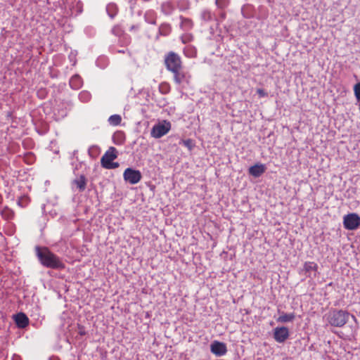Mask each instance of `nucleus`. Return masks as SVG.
Instances as JSON below:
<instances>
[{
  "label": "nucleus",
  "mask_w": 360,
  "mask_h": 360,
  "mask_svg": "<svg viewBox=\"0 0 360 360\" xmlns=\"http://www.w3.org/2000/svg\"><path fill=\"white\" fill-rule=\"evenodd\" d=\"M79 334L80 335H84L86 334V332L84 330V327L81 326H79Z\"/></svg>",
  "instance_id": "26"
},
{
  "label": "nucleus",
  "mask_w": 360,
  "mask_h": 360,
  "mask_svg": "<svg viewBox=\"0 0 360 360\" xmlns=\"http://www.w3.org/2000/svg\"><path fill=\"white\" fill-rule=\"evenodd\" d=\"M117 158V151L115 147H110L101 159V166L107 169H115L119 167L118 162H113Z\"/></svg>",
  "instance_id": "3"
},
{
  "label": "nucleus",
  "mask_w": 360,
  "mask_h": 360,
  "mask_svg": "<svg viewBox=\"0 0 360 360\" xmlns=\"http://www.w3.org/2000/svg\"><path fill=\"white\" fill-rule=\"evenodd\" d=\"M266 171V167L264 164L257 163L251 166L249 169V174L254 177H259Z\"/></svg>",
  "instance_id": "11"
},
{
  "label": "nucleus",
  "mask_w": 360,
  "mask_h": 360,
  "mask_svg": "<svg viewBox=\"0 0 360 360\" xmlns=\"http://www.w3.org/2000/svg\"><path fill=\"white\" fill-rule=\"evenodd\" d=\"M257 93L260 98L266 97L268 96V94L262 89H257Z\"/></svg>",
  "instance_id": "25"
},
{
  "label": "nucleus",
  "mask_w": 360,
  "mask_h": 360,
  "mask_svg": "<svg viewBox=\"0 0 360 360\" xmlns=\"http://www.w3.org/2000/svg\"><path fill=\"white\" fill-rule=\"evenodd\" d=\"M173 75V81L175 84L180 85L183 82L189 83L191 76L188 72H185L183 68H177L169 70Z\"/></svg>",
  "instance_id": "6"
},
{
  "label": "nucleus",
  "mask_w": 360,
  "mask_h": 360,
  "mask_svg": "<svg viewBox=\"0 0 360 360\" xmlns=\"http://www.w3.org/2000/svg\"><path fill=\"white\" fill-rule=\"evenodd\" d=\"M349 314L343 310L333 309L328 315V322L335 327H342L348 321Z\"/></svg>",
  "instance_id": "2"
},
{
  "label": "nucleus",
  "mask_w": 360,
  "mask_h": 360,
  "mask_svg": "<svg viewBox=\"0 0 360 360\" xmlns=\"http://www.w3.org/2000/svg\"><path fill=\"white\" fill-rule=\"evenodd\" d=\"M210 350L217 356H223L227 352L226 344L217 340L211 344Z\"/></svg>",
  "instance_id": "10"
},
{
  "label": "nucleus",
  "mask_w": 360,
  "mask_h": 360,
  "mask_svg": "<svg viewBox=\"0 0 360 360\" xmlns=\"http://www.w3.org/2000/svg\"><path fill=\"white\" fill-rule=\"evenodd\" d=\"M354 92L357 101H360V82L354 85Z\"/></svg>",
  "instance_id": "24"
},
{
  "label": "nucleus",
  "mask_w": 360,
  "mask_h": 360,
  "mask_svg": "<svg viewBox=\"0 0 360 360\" xmlns=\"http://www.w3.org/2000/svg\"><path fill=\"white\" fill-rule=\"evenodd\" d=\"M273 335L276 342L278 343H283L288 339L290 336V332L288 328L285 326L276 327L274 330Z\"/></svg>",
  "instance_id": "9"
},
{
  "label": "nucleus",
  "mask_w": 360,
  "mask_h": 360,
  "mask_svg": "<svg viewBox=\"0 0 360 360\" xmlns=\"http://www.w3.org/2000/svg\"><path fill=\"white\" fill-rule=\"evenodd\" d=\"M84 95H86V96H87V93H84V92H83V93H82V94H80V96H83Z\"/></svg>",
  "instance_id": "28"
},
{
  "label": "nucleus",
  "mask_w": 360,
  "mask_h": 360,
  "mask_svg": "<svg viewBox=\"0 0 360 360\" xmlns=\"http://www.w3.org/2000/svg\"><path fill=\"white\" fill-rule=\"evenodd\" d=\"M164 63L168 71L177 68H183L181 56L174 51H169L165 56Z\"/></svg>",
  "instance_id": "4"
},
{
  "label": "nucleus",
  "mask_w": 360,
  "mask_h": 360,
  "mask_svg": "<svg viewBox=\"0 0 360 360\" xmlns=\"http://www.w3.org/2000/svg\"><path fill=\"white\" fill-rule=\"evenodd\" d=\"M15 321L18 328H24L29 324V319L24 313H18L15 316Z\"/></svg>",
  "instance_id": "12"
},
{
  "label": "nucleus",
  "mask_w": 360,
  "mask_h": 360,
  "mask_svg": "<svg viewBox=\"0 0 360 360\" xmlns=\"http://www.w3.org/2000/svg\"><path fill=\"white\" fill-rule=\"evenodd\" d=\"M185 22H188V24H191L192 25V22L189 20H186Z\"/></svg>",
  "instance_id": "27"
},
{
  "label": "nucleus",
  "mask_w": 360,
  "mask_h": 360,
  "mask_svg": "<svg viewBox=\"0 0 360 360\" xmlns=\"http://www.w3.org/2000/svg\"><path fill=\"white\" fill-rule=\"evenodd\" d=\"M181 39L183 44H186L193 41V36L191 34H186L181 36Z\"/></svg>",
  "instance_id": "23"
},
{
  "label": "nucleus",
  "mask_w": 360,
  "mask_h": 360,
  "mask_svg": "<svg viewBox=\"0 0 360 360\" xmlns=\"http://www.w3.org/2000/svg\"><path fill=\"white\" fill-rule=\"evenodd\" d=\"M219 1V0H216V3H217V4H218Z\"/></svg>",
  "instance_id": "30"
},
{
  "label": "nucleus",
  "mask_w": 360,
  "mask_h": 360,
  "mask_svg": "<svg viewBox=\"0 0 360 360\" xmlns=\"http://www.w3.org/2000/svg\"><path fill=\"white\" fill-rule=\"evenodd\" d=\"M82 84V79L78 75H75L71 77L70 80V85L72 89H79Z\"/></svg>",
  "instance_id": "17"
},
{
  "label": "nucleus",
  "mask_w": 360,
  "mask_h": 360,
  "mask_svg": "<svg viewBox=\"0 0 360 360\" xmlns=\"http://www.w3.org/2000/svg\"><path fill=\"white\" fill-rule=\"evenodd\" d=\"M35 252L40 263L44 266L53 269H63L65 267L60 258L51 252L48 248L37 246L35 248Z\"/></svg>",
  "instance_id": "1"
},
{
  "label": "nucleus",
  "mask_w": 360,
  "mask_h": 360,
  "mask_svg": "<svg viewBox=\"0 0 360 360\" xmlns=\"http://www.w3.org/2000/svg\"><path fill=\"white\" fill-rule=\"evenodd\" d=\"M113 140L116 144H122L124 141V133L122 131L116 132L113 136Z\"/></svg>",
  "instance_id": "20"
},
{
  "label": "nucleus",
  "mask_w": 360,
  "mask_h": 360,
  "mask_svg": "<svg viewBox=\"0 0 360 360\" xmlns=\"http://www.w3.org/2000/svg\"><path fill=\"white\" fill-rule=\"evenodd\" d=\"M183 53L186 58H194L197 56V49L192 45L186 46L184 49Z\"/></svg>",
  "instance_id": "13"
},
{
  "label": "nucleus",
  "mask_w": 360,
  "mask_h": 360,
  "mask_svg": "<svg viewBox=\"0 0 360 360\" xmlns=\"http://www.w3.org/2000/svg\"><path fill=\"white\" fill-rule=\"evenodd\" d=\"M124 179L131 184H136L141 179V173L140 171L132 168H127L123 173Z\"/></svg>",
  "instance_id": "8"
},
{
  "label": "nucleus",
  "mask_w": 360,
  "mask_h": 360,
  "mask_svg": "<svg viewBox=\"0 0 360 360\" xmlns=\"http://www.w3.org/2000/svg\"><path fill=\"white\" fill-rule=\"evenodd\" d=\"M18 205H20V203H21V202H20V200H18Z\"/></svg>",
  "instance_id": "29"
},
{
  "label": "nucleus",
  "mask_w": 360,
  "mask_h": 360,
  "mask_svg": "<svg viewBox=\"0 0 360 360\" xmlns=\"http://www.w3.org/2000/svg\"><path fill=\"white\" fill-rule=\"evenodd\" d=\"M74 184L76 185L79 191H83L86 188V179L84 175H81L79 178L74 180Z\"/></svg>",
  "instance_id": "15"
},
{
  "label": "nucleus",
  "mask_w": 360,
  "mask_h": 360,
  "mask_svg": "<svg viewBox=\"0 0 360 360\" xmlns=\"http://www.w3.org/2000/svg\"><path fill=\"white\" fill-rule=\"evenodd\" d=\"M171 129V123L164 121L163 123H159L153 126L151 130V136L155 139H159L167 134Z\"/></svg>",
  "instance_id": "7"
},
{
  "label": "nucleus",
  "mask_w": 360,
  "mask_h": 360,
  "mask_svg": "<svg viewBox=\"0 0 360 360\" xmlns=\"http://www.w3.org/2000/svg\"><path fill=\"white\" fill-rule=\"evenodd\" d=\"M1 214L2 217L6 220L11 219L14 217V212L7 207L2 210Z\"/></svg>",
  "instance_id": "18"
},
{
  "label": "nucleus",
  "mask_w": 360,
  "mask_h": 360,
  "mask_svg": "<svg viewBox=\"0 0 360 360\" xmlns=\"http://www.w3.org/2000/svg\"><path fill=\"white\" fill-rule=\"evenodd\" d=\"M181 143L183 145L186 147L188 150H191L194 148L193 141L191 139H188L186 140H182Z\"/></svg>",
  "instance_id": "22"
},
{
  "label": "nucleus",
  "mask_w": 360,
  "mask_h": 360,
  "mask_svg": "<svg viewBox=\"0 0 360 360\" xmlns=\"http://www.w3.org/2000/svg\"><path fill=\"white\" fill-rule=\"evenodd\" d=\"M108 122L112 126H118L122 122V117L120 115H113L108 118Z\"/></svg>",
  "instance_id": "19"
},
{
  "label": "nucleus",
  "mask_w": 360,
  "mask_h": 360,
  "mask_svg": "<svg viewBox=\"0 0 360 360\" xmlns=\"http://www.w3.org/2000/svg\"><path fill=\"white\" fill-rule=\"evenodd\" d=\"M343 225L347 230H356L360 226V217L356 213H350L343 217Z\"/></svg>",
  "instance_id": "5"
},
{
  "label": "nucleus",
  "mask_w": 360,
  "mask_h": 360,
  "mask_svg": "<svg viewBox=\"0 0 360 360\" xmlns=\"http://www.w3.org/2000/svg\"><path fill=\"white\" fill-rule=\"evenodd\" d=\"M303 270L305 271L306 274H309V276L311 271H314L315 273L317 271L318 265L317 264L313 262H306L304 264Z\"/></svg>",
  "instance_id": "14"
},
{
  "label": "nucleus",
  "mask_w": 360,
  "mask_h": 360,
  "mask_svg": "<svg viewBox=\"0 0 360 360\" xmlns=\"http://www.w3.org/2000/svg\"><path fill=\"white\" fill-rule=\"evenodd\" d=\"M170 85L167 82H162L159 85V91L162 94H167L170 91Z\"/></svg>",
  "instance_id": "21"
},
{
  "label": "nucleus",
  "mask_w": 360,
  "mask_h": 360,
  "mask_svg": "<svg viewBox=\"0 0 360 360\" xmlns=\"http://www.w3.org/2000/svg\"><path fill=\"white\" fill-rule=\"evenodd\" d=\"M295 318L294 313H283L278 319L277 321L280 323L292 322Z\"/></svg>",
  "instance_id": "16"
}]
</instances>
